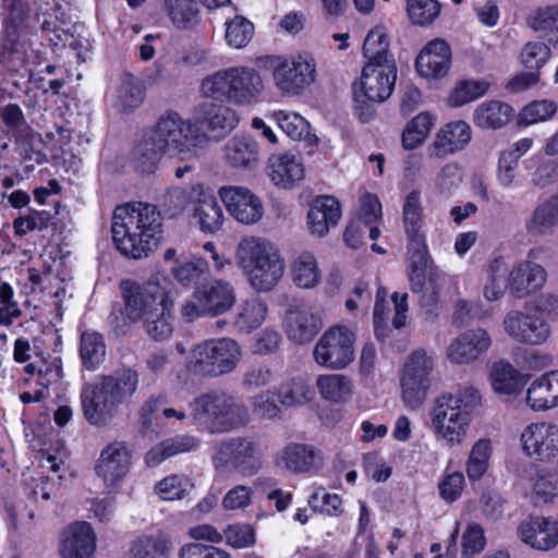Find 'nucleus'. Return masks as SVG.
<instances>
[{
    "label": "nucleus",
    "mask_w": 558,
    "mask_h": 558,
    "mask_svg": "<svg viewBox=\"0 0 558 558\" xmlns=\"http://www.w3.org/2000/svg\"><path fill=\"white\" fill-rule=\"evenodd\" d=\"M112 240L126 257H147L162 233V218L156 206L137 203L117 206L112 217Z\"/></svg>",
    "instance_id": "nucleus-1"
},
{
    "label": "nucleus",
    "mask_w": 558,
    "mask_h": 558,
    "mask_svg": "<svg viewBox=\"0 0 558 558\" xmlns=\"http://www.w3.org/2000/svg\"><path fill=\"white\" fill-rule=\"evenodd\" d=\"M481 396L472 386L436 399L430 411V429L438 441L449 447L462 444L471 423V413L480 405Z\"/></svg>",
    "instance_id": "nucleus-2"
},
{
    "label": "nucleus",
    "mask_w": 558,
    "mask_h": 558,
    "mask_svg": "<svg viewBox=\"0 0 558 558\" xmlns=\"http://www.w3.org/2000/svg\"><path fill=\"white\" fill-rule=\"evenodd\" d=\"M138 374L125 368L87 384L81 391L85 418L93 425L104 423L108 416L136 391Z\"/></svg>",
    "instance_id": "nucleus-3"
},
{
    "label": "nucleus",
    "mask_w": 558,
    "mask_h": 558,
    "mask_svg": "<svg viewBox=\"0 0 558 558\" xmlns=\"http://www.w3.org/2000/svg\"><path fill=\"white\" fill-rule=\"evenodd\" d=\"M194 424L211 434L228 433L245 426L250 421L247 407L223 391L201 395L190 403Z\"/></svg>",
    "instance_id": "nucleus-4"
},
{
    "label": "nucleus",
    "mask_w": 558,
    "mask_h": 558,
    "mask_svg": "<svg viewBox=\"0 0 558 558\" xmlns=\"http://www.w3.org/2000/svg\"><path fill=\"white\" fill-rule=\"evenodd\" d=\"M236 260L247 275L251 286L257 291H270L284 272V263L278 250L260 238L243 239L238 245Z\"/></svg>",
    "instance_id": "nucleus-5"
},
{
    "label": "nucleus",
    "mask_w": 558,
    "mask_h": 558,
    "mask_svg": "<svg viewBox=\"0 0 558 558\" xmlns=\"http://www.w3.org/2000/svg\"><path fill=\"white\" fill-rule=\"evenodd\" d=\"M397 80L396 63L365 64L362 69L360 87L353 85L354 110L362 122L373 118L375 102H381L391 95Z\"/></svg>",
    "instance_id": "nucleus-6"
},
{
    "label": "nucleus",
    "mask_w": 558,
    "mask_h": 558,
    "mask_svg": "<svg viewBox=\"0 0 558 558\" xmlns=\"http://www.w3.org/2000/svg\"><path fill=\"white\" fill-rule=\"evenodd\" d=\"M241 357V348L230 338L204 341L192 351L190 367L203 376H220L232 372Z\"/></svg>",
    "instance_id": "nucleus-7"
},
{
    "label": "nucleus",
    "mask_w": 558,
    "mask_h": 558,
    "mask_svg": "<svg viewBox=\"0 0 558 558\" xmlns=\"http://www.w3.org/2000/svg\"><path fill=\"white\" fill-rule=\"evenodd\" d=\"M235 301L233 286L229 281L215 279L196 287L181 313L189 322L203 316L216 317L230 311Z\"/></svg>",
    "instance_id": "nucleus-8"
},
{
    "label": "nucleus",
    "mask_w": 558,
    "mask_h": 558,
    "mask_svg": "<svg viewBox=\"0 0 558 558\" xmlns=\"http://www.w3.org/2000/svg\"><path fill=\"white\" fill-rule=\"evenodd\" d=\"M121 289L123 313L131 322L144 320L172 302L158 280L143 283L125 280L121 282Z\"/></svg>",
    "instance_id": "nucleus-9"
},
{
    "label": "nucleus",
    "mask_w": 558,
    "mask_h": 558,
    "mask_svg": "<svg viewBox=\"0 0 558 558\" xmlns=\"http://www.w3.org/2000/svg\"><path fill=\"white\" fill-rule=\"evenodd\" d=\"M354 333L350 329L333 326L319 338L314 348V359L326 368H344L354 359Z\"/></svg>",
    "instance_id": "nucleus-10"
},
{
    "label": "nucleus",
    "mask_w": 558,
    "mask_h": 558,
    "mask_svg": "<svg viewBox=\"0 0 558 558\" xmlns=\"http://www.w3.org/2000/svg\"><path fill=\"white\" fill-rule=\"evenodd\" d=\"M216 459L234 471L252 476L263 466L259 442L252 437H232L219 444Z\"/></svg>",
    "instance_id": "nucleus-11"
},
{
    "label": "nucleus",
    "mask_w": 558,
    "mask_h": 558,
    "mask_svg": "<svg viewBox=\"0 0 558 558\" xmlns=\"http://www.w3.org/2000/svg\"><path fill=\"white\" fill-rule=\"evenodd\" d=\"M150 133L168 154L186 155L196 146L191 123L177 112H168L160 117Z\"/></svg>",
    "instance_id": "nucleus-12"
},
{
    "label": "nucleus",
    "mask_w": 558,
    "mask_h": 558,
    "mask_svg": "<svg viewBox=\"0 0 558 558\" xmlns=\"http://www.w3.org/2000/svg\"><path fill=\"white\" fill-rule=\"evenodd\" d=\"M432 368L433 361L424 351H414L409 357L401 378L402 398L408 407L415 409L424 402Z\"/></svg>",
    "instance_id": "nucleus-13"
},
{
    "label": "nucleus",
    "mask_w": 558,
    "mask_h": 558,
    "mask_svg": "<svg viewBox=\"0 0 558 558\" xmlns=\"http://www.w3.org/2000/svg\"><path fill=\"white\" fill-rule=\"evenodd\" d=\"M504 329L514 341L529 345H541L551 335L549 323L536 312H509L504 318Z\"/></svg>",
    "instance_id": "nucleus-14"
},
{
    "label": "nucleus",
    "mask_w": 558,
    "mask_h": 558,
    "mask_svg": "<svg viewBox=\"0 0 558 558\" xmlns=\"http://www.w3.org/2000/svg\"><path fill=\"white\" fill-rule=\"evenodd\" d=\"M315 63L312 57L300 54L284 59L274 70L276 86L288 95H298L314 82Z\"/></svg>",
    "instance_id": "nucleus-15"
},
{
    "label": "nucleus",
    "mask_w": 558,
    "mask_h": 558,
    "mask_svg": "<svg viewBox=\"0 0 558 558\" xmlns=\"http://www.w3.org/2000/svg\"><path fill=\"white\" fill-rule=\"evenodd\" d=\"M524 453L536 461L558 460V426L549 423H532L521 434Z\"/></svg>",
    "instance_id": "nucleus-16"
},
{
    "label": "nucleus",
    "mask_w": 558,
    "mask_h": 558,
    "mask_svg": "<svg viewBox=\"0 0 558 558\" xmlns=\"http://www.w3.org/2000/svg\"><path fill=\"white\" fill-rule=\"evenodd\" d=\"M195 122L209 138L218 141L236 126L239 118L226 105L204 101L197 107Z\"/></svg>",
    "instance_id": "nucleus-17"
},
{
    "label": "nucleus",
    "mask_w": 558,
    "mask_h": 558,
    "mask_svg": "<svg viewBox=\"0 0 558 558\" xmlns=\"http://www.w3.org/2000/svg\"><path fill=\"white\" fill-rule=\"evenodd\" d=\"M219 195L230 215L241 223L257 222L264 213L260 199L248 189L242 186H223Z\"/></svg>",
    "instance_id": "nucleus-18"
},
{
    "label": "nucleus",
    "mask_w": 558,
    "mask_h": 558,
    "mask_svg": "<svg viewBox=\"0 0 558 558\" xmlns=\"http://www.w3.org/2000/svg\"><path fill=\"white\" fill-rule=\"evenodd\" d=\"M518 535L534 549L549 550L558 545V520L530 517L519 524Z\"/></svg>",
    "instance_id": "nucleus-19"
},
{
    "label": "nucleus",
    "mask_w": 558,
    "mask_h": 558,
    "mask_svg": "<svg viewBox=\"0 0 558 558\" xmlns=\"http://www.w3.org/2000/svg\"><path fill=\"white\" fill-rule=\"evenodd\" d=\"M451 65V49L444 39L430 40L416 58L415 66L421 76L438 78L445 76Z\"/></svg>",
    "instance_id": "nucleus-20"
},
{
    "label": "nucleus",
    "mask_w": 558,
    "mask_h": 558,
    "mask_svg": "<svg viewBox=\"0 0 558 558\" xmlns=\"http://www.w3.org/2000/svg\"><path fill=\"white\" fill-rule=\"evenodd\" d=\"M96 535L87 522H76L64 532L60 548L62 558H93Z\"/></svg>",
    "instance_id": "nucleus-21"
},
{
    "label": "nucleus",
    "mask_w": 558,
    "mask_h": 558,
    "mask_svg": "<svg viewBox=\"0 0 558 558\" xmlns=\"http://www.w3.org/2000/svg\"><path fill=\"white\" fill-rule=\"evenodd\" d=\"M490 344V336L485 329H471L450 343L448 357L458 364L470 363L487 351Z\"/></svg>",
    "instance_id": "nucleus-22"
},
{
    "label": "nucleus",
    "mask_w": 558,
    "mask_h": 558,
    "mask_svg": "<svg viewBox=\"0 0 558 558\" xmlns=\"http://www.w3.org/2000/svg\"><path fill=\"white\" fill-rule=\"evenodd\" d=\"M222 157L232 169L253 170L259 162V145L250 135L233 136L223 145Z\"/></svg>",
    "instance_id": "nucleus-23"
},
{
    "label": "nucleus",
    "mask_w": 558,
    "mask_h": 558,
    "mask_svg": "<svg viewBox=\"0 0 558 558\" xmlns=\"http://www.w3.org/2000/svg\"><path fill=\"white\" fill-rule=\"evenodd\" d=\"M130 453L123 442L114 441L102 449L95 471L106 483L114 484L129 471Z\"/></svg>",
    "instance_id": "nucleus-24"
},
{
    "label": "nucleus",
    "mask_w": 558,
    "mask_h": 558,
    "mask_svg": "<svg viewBox=\"0 0 558 558\" xmlns=\"http://www.w3.org/2000/svg\"><path fill=\"white\" fill-rule=\"evenodd\" d=\"M284 468L293 473L317 472L324 464L322 451L312 445L288 444L280 454Z\"/></svg>",
    "instance_id": "nucleus-25"
},
{
    "label": "nucleus",
    "mask_w": 558,
    "mask_h": 558,
    "mask_svg": "<svg viewBox=\"0 0 558 558\" xmlns=\"http://www.w3.org/2000/svg\"><path fill=\"white\" fill-rule=\"evenodd\" d=\"M341 217L339 202L332 196L316 197L307 214V223L312 234L324 236L330 228L337 226Z\"/></svg>",
    "instance_id": "nucleus-26"
},
{
    "label": "nucleus",
    "mask_w": 558,
    "mask_h": 558,
    "mask_svg": "<svg viewBox=\"0 0 558 558\" xmlns=\"http://www.w3.org/2000/svg\"><path fill=\"white\" fill-rule=\"evenodd\" d=\"M287 335L295 343L310 342L322 329L320 317L310 308H291L286 316Z\"/></svg>",
    "instance_id": "nucleus-27"
},
{
    "label": "nucleus",
    "mask_w": 558,
    "mask_h": 558,
    "mask_svg": "<svg viewBox=\"0 0 558 558\" xmlns=\"http://www.w3.org/2000/svg\"><path fill=\"white\" fill-rule=\"evenodd\" d=\"M268 177L272 183L283 189H291L304 177L301 161L292 154H274L267 166Z\"/></svg>",
    "instance_id": "nucleus-28"
},
{
    "label": "nucleus",
    "mask_w": 558,
    "mask_h": 558,
    "mask_svg": "<svg viewBox=\"0 0 558 558\" xmlns=\"http://www.w3.org/2000/svg\"><path fill=\"white\" fill-rule=\"evenodd\" d=\"M471 141V128L462 120L446 124L436 135L433 154L444 158L462 149Z\"/></svg>",
    "instance_id": "nucleus-29"
},
{
    "label": "nucleus",
    "mask_w": 558,
    "mask_h": 558,
    "mask_svg": "<svg viewBox=\"0 0 558 558\" xmlns=\"http://www.w3.org/2000/svg\"><path fill=\"white\" fill-rule=\"evenodd\" d=\"M526 404L534 411L558 405V371L548 372L532 383L526 391Z\"/></svg>",
    "instance_id": "nucleus-30"
},
{
    "label": "nucleus",
    "mask_w": 558,
    "mask_h": 558,
    "mask_svg": "<svg viewBox=\"0 0 558 558\" xmlns=\"http://www.w3.org/2000/svg\"><path fill=\"white\" fill-rule=\"evenodd\" d=\"M408 255L411 291L417 293L425 286L426 270L429 263L425 235L408 238Z\"/></svg>",
    "instance_id": "nucleus-31"
},
{
    "label": "nucleus",
    "mask_w": 558,
    "mask_h": 558,
    "mask_svg": "<svg viewBox=\"0 0 558 558\" xmlns=\"http://www.w3.org/2000/svg\"><path fill=\"white\" fill-rule=\"evenodd\" d=\"M193 191L197 194L194 216L198 220L201 230L208 233L218 231L223 222V211L217 198L205 193L199 184L195 185Z\"/></svg>",
    "instance_id": "nucleus-32"
},
{
    "label": "nucleus",
    "mask_w": 558,
    "mask_h": 558,
    "mask_svg": "<svg viewBox=\"0 0 558 558\" xmlns=\"http://www.w3.org/2000/svg\"><path fill=\"white\" fill-rule=\"evenodd\" d=\"M198 440L190 435H177L154 446L145 456V462L153 468L173 456L195 450Z\"/></svg>",
    "instance_id": "nucleus-33"
},
{
    "label": "nucleus",
    "mask_w": 558,
    "mask_h": 558,
    "mask_svg": "<svg viewBox=\"0 0 558 558\" xmlns=\"http://www.w3.org/2000/svg\"><path fill=\"white\" fill-rule=\"evenodd\" d=\"M546 281V271L541 265L519 267L511 271L509 278L510 291L517 299L538 290Z\"/></svg>",
    "instance_id": "nucleus-34"
},
{
    "label": "nucleus",
    "mask_w": 558,
    "mask_h": 558,
    "mask_svg": "<svg viewBox=\"0 0 558 558\" xmlns=\"http://www.w3.org/2000/svg\"><path fill=\"white\" fill-rule=\"evenodd\" d=\"M514 114L513 108L502 101L489 100L476 107L473 113L474 123L482 129H500L505 126Z\"/></svg>",
    "instance_id": "nucleus-35"
},
{
    "label": "nucleus",
    "mask_w": 558,
    "mask_h": 558,
    "mask_svg": "<svg viewBox=\"0 0 558 558\" xmlns=\"http://www.w3.org/2000/svg\"><path fill=\"white\" fill-rule=\"evenodd\" d=\"M558 225V192L538 203L526 222V230L534 235H544Z\"/></svg>",
    "instance_id": "nucleus-36"
},
{
    "label": "nucleus",
    "mask_w": 558,
    "mask_h": 558,
    "mask_svg": "<svg viewBox=\"0 0 558 558\" xmlns=\"http://www.w3.org/2000/svg\"><path fill=\"white\" fill-rule=\"evenodd\" d=\"M267 304L258 296H252L238 306L234 326L241 332L250 333L257 329L266 319Z\"/></svg>",
    "instance_id": "nucleus-37"
},
{
    "label": "nucleus",
    "mask_w": 558,
    "mask_h": 558,
    "mask_svg": "<svg viewBox=\"0 0 558 558\" xmlns=\"http://www.w3.org/2000/svg\"><path fill=\"white\" fill-rule=\"evenodd\" d=\"M165 154H167L165 149L148 132L134 147L132 158L137 170L142 173H151Z\"/></svg>",
    "instance_id": "nucleus-38"
},
{
    "label": "nucleus",
    "mask_w": 558,
    "mask_h": 558,
    "mask_svg": "<svg viewBox=\"0 0 558 558\" xmlns=\"http://www.w3.org/2000/svg\"><path fill=\"white\" fill-rule=\"evenodd\" d=\"M490 376L494 390L500 395H515L526 384L524 376L504 361L494 364Z\"/></svg>",
    "instance_id": "nucleus-39"
},
{
    "label": "nucleus",
    "mask_w": 558,
    "mask_h": 558,
    "mask_svg": "<svg viewBox=\"0 0 558 558\" xmlns=\"http://www.w3.org/2000/svg\"><path fill=\"white\" fill-rule=\"evenodd\" d=\"M170 548L169 536L159 532L135 539L131 545L129 556L130 558H167Z\"/></svg>",
    "instance_id": "nucleus-40"
},
{
    "label": "nucleus",
    "mask_w": 558,
    "mask_h": 558,
    "mask_svg": "<svg viewBox=\"0 0 558 558\" xmlns=\"http://www.w3.org/2000/svg\"><path fill=\"white\" fill-rule=\"evenodd\" d=\"M144 96L141 82L133 75L125 74L116 90L113 107L120 112H132L143 102Z\"/></svg>",
    "instance_id": "nucleus-41"
},
{
    "label": "nucleus",
    "mask_w": 558,
    "mask_h": 558,
    "mask_svg": "<svg viewBox=\"0 0 558 558\" xmlns=\"http://www.w3.org/2000/svg\"><path fill=\"white\" fill-rule=\"evenodd\" d=\"M363 54L368 60L366 64L396 63L389 52V39L384 28L375 27L367 34L363 44Z\"/></svg>",
    "instance_id": "nucleus-42"
},
{
    "label": "nucleus",
    "mask_w": 558,
    "mask_h": 558,
    "mask_svg": "<svg viewBox=\"0 0 558 558\" xmlns=\"http://www.w3.org/2000/svg\"><path fill=\"white\" fill-rule=\"evenodd\" d=\"M316 384L320 396L329 402H343L352 395V380L341 374L320 375Z\"/></svg>",
    "instance_id": "nucleus-43"
},
{
    "label": "nucleus",
    "mask_w": 558,
    "mask_h": 558,
    "mask_svg": "<svg viewBox=\"0 0 558 558\" xmlns=\"http://www.w3.org/2000/svg\"><path fill=\"white\" fill-rule=\"evenodd\" d=\"M402 219L407 239L424 235L422 232L424 215L420 191L413 190L405 196L402 206Z\"/></svg>",
    "instance_id": "nucleus-44"
},
{
    "label": "nucleus",
    "mask_w": 558,
    "mask_h": 558,
    "mask_svg": "<svg viewBox=\"0 0 558 558\" xmlns=\"http://www.w3.org/2000/svg\"><path fill=\"white\" fill-rule=\"evenodd\" d=\"M236 68H229L218 71L206 77L202 83V92L206 97L221 99L225 98L232 102V89L234 82H239L234 77Z\"/></svg>",
    "instance_id": "nucleus-45"
},
{
    "label": "nucleus",
    "mask_w": 558,
    "mask_h": 558,
    "mask_svg": "<svg viewBox=\"0 0 558 558\" xmlns=\"http://www.w3.org/2000/svg\"><path fill=\"white\" fill-rule=\"evenodd\" d=\"M199 0H163V9L178 28H190L198 21Z\"/></svg>",
    "instance_id": "nucleus-46"
},
{
    "label": "nucleus",
    "mask_w": 558,
    "mask_h": 558,
    "mask_svg": "<svg viewBox=\"0 0 558 558\" xmlns=\"http://www.w3.org/2000/svg\"><path fill=\"white\" fill-rule=\"evenodd\" d=\"M234 77L242 82H234L233 84L232 102L238 105L251 102L256 97L262 86L259 75L252 69L236 68Z\"/></svg>",
    "instance_id": "nucleus-47"
},
{
    "label": "nucleus",
    "mask_w": 558,
    "mask_h": 558,
    "mask_svg": "<svg viewBox=\"0 0 558 558\" xmlns=\"http://www.w3.org/2000/svg\"><path fill=\"white\" fill-rule=\"evenodd\" d=\"M80 355L83 366L86 369H96L106 355V345L102 336L95 331L83 332L80 341Z\"/></svg>",
    "instance_id": "nucleus-48"
},
{
    "label": "nucleus",
    "mask_w": 558,
    "mask_h": 558,
    "mask_svg": "<svg viewBox=\"0 0 558 558\" xmlns=\"http://www.w3.org/2000/svg\"><path fill=\"white\" fill-rule=\"evenodd\" d=\"M292 277L300 288L311 289L320 280L316 258L308 252L299 255L292 264Z\"/></svg>",
    "instance_id": "nucleus-49"
},
{
    "label": "nucleus",
    "mask_w": 558,
    "mask_h": 558,
    "mask_svg": "<svg viewBox=\"0 0 558 558\" xmlns=\"http://www.w3.org/2000/svg\"><path fill=\"white\" fill-rule=\"evenodd\" d=\"M173 303H169L156 314L142 320L146 332L156 341L168 339L173 332V316L171 313Z\"/></svg>",
    "instance_id": "nucleus-50"
},
{
    "label": "nucleus",
    "mask_w": 558,
    "mask_h": 558,
    "mask_svg": "<svg viewBox=\"0 0 558 558\" xmlns=\"http://www.w3.org/2000/svg\"><path fill=\"white\" fill-rule=\"evenodd\" d=\"M490 84L485 80H465L457 84L456 88L449 96V105L451 107H461L470 101L476 100L484 96Z\"/></svg>",
    "instance_id": "nucleus-51"
},
{
    "label": "nucleus",
    "mask_w": 558,
    "mask_h": 558,
    "mask_svg": "<svg viewBox=\"0 0 558 558\" xmlns=\"http://www.w3.org/2000/svg\"><path fill=\"white\" fill-rule=\"evenodd\" d=\"M507 275L508 269L502 260L495 259L490 263L487 269V280L484 286V296L488 301H497L504 295L508 287Z\"/></svg>",
    "instance_id": "nucleus-52"
},
{
    "label": "nucleus",
    "mask_w": 558,
    "mask_h": 558,
    "mask_svg": "<svg viewBox=\"0 0 558 558\" xmlns=\"http://www.w3.org/2000/svg\"><path fill=\"white\" fill-rule=\"evenodd\" d=\"M193 486L187 476L172 474L158 482L155 492L163 500H178L182 499Z\"/></svg>",
    "instance_id": "nucleus-53"
},
{
    "label": "nucleus",
    "mask_w": 558,
    "mask_h": 558,
    "mask_svg": "<svg viewBox=\"0 0 558 558\" xmlns=\"http://www.w3.org/2000/svg\"><path fill=\"white\" fill-rule=\"evenodd\" d=\"M492 452L490 441L480 439L474 444L466 463V473L471 481L481 478L487 470Z\"/></svg>",
    "instance_id": "nucleus-54"
},
{
    "label": "nucleus",
    "mask_w": 558,
    "mask_h": 558,
    "mask_svg": "<svg viewBox=\"0 0 558 558\" xmlns=\"http://www.w3.org/2000/svg\"><path fill=\"white\" fill-rule=\"evenodd\" d=\"M209 270L208 263L202 257L179 263L172 268L173 277L185 287L196 284Z\"/></svg>",
    "instance_id": "nucleus-55"
},
{
    "label": "nucleus",
    "mask_w": 558,
    "mask_h": 558,
    "mask_svg": "<svg viewBox=\"0 0 558 558\" xmlns=\"http://www.w3.org/2000/svg\"><path fill=\"white\" fill-rule=\"evenodd\" d=\"M275 119L282 132L294 141L307 140L311 135L310 123L299 113L279 111Z\"/></svg>",
    "instance_id": "nucleus-56"
},
{
    "label": "nucleus",
    "mask_w": 558,
    "mask_h": 558,
    "mask_svg": "<svg viewBox=\"0 0 558 558\" xmlns=\"http://www.w3.org/2000/svg\"><path fill=\"white\" fill-rule=\"evenodd\" d=\"M254 36V25L247 19L236 15L226 24V41L229 46L240 49L245 47Z\"/></svg>",
    "instance_id": "nucleus-57"
},
{
    "label": "nucleus",
    "mask_w": 558,
    "mask_h": 558,
    "mask_svg": "<svg viewBox=\"0 0 558 558\" xmlns=\"http://www.w3.org/2000/svg\"><path fill=\"white\" fill-rule=\"evenodd\" d=\"M308 506L315 512L338 517L343 512L342 499L337 494H330L324 487L314 488L307 499Z\"/></svg>",
    "instance_id": "nucleus-58"
},
{
    "label": "nucleus",
    "mask_w": 558,
    "mask_h": 558,
    "mask_svg": "<svg viewBox=\"0 0 558 558\" xmlns=\"http://www.w3.org/2000/svg\"><path fill=\"white\" fill-rule=\"evenodd\" d=\"M463 181V172L458 163L445 165L437 173L435 187L438 194L445 197L453 195Z\"/></svg>",
    "instance_id": "nucleus-59"
},
{
    "label": "nucleus",
    "mask_w": 558,
    "mask_h": 558,
    "mask_svg": "<svg viewBox=\"0 0 558 558\" xmlns=\"http://www.w3.org/2000/svg\"><path fill=\"white\" fill-rule=\"evenodd\" d=\"M407 11L412 23L428 25L440 13V4L437 0H408Z\"/></svg>",
    "instance_id": "nucleus-60"
},
{
    "label": "nucleus",
    "mask_w": 558,
    "mask_h": 558,
    "mask_svg": "<svg viewBox=\"0 0 558 558\" xmlns=\"http://www.w3.org/2000/svg\"><path fill=\"white\" fill-rule=\"evenodd\" d=\"M312 390L302 378H293L282 384L278 390V398L283 405L302 404L311 399Z\"/></svg>",
    "instance_id": "nucleus-61"
},
{
    "label": "nucleus",
    "mask_w": 558,
    "mask_h": 558,
    "mask_svg": "<svg viewBox=\"0 0 558 558\" xmlns=\"http://www.w3.org/2000/svg\"><path fill=\"white\" fill-rule=\"evenodd\" d=\"M521 62L530 70L537 72L550 58V48L543 41H529L521 50Z\"/></svg>",
    "instance_id": "nucleus-62"
},
{
    "label": "nucleus",
    "mask_w": 558,
    "mask_h": 558,
    "mask_svg": "<svg viewBox=\"0 0 558 558\" xmlns=\"http://www.w3.org/2000/svg\"><path fill=\"white\" fill-rule=\"evenodd\" d=\"M506 500L499 492L485 489L482 492L478 506L483 517L490 522L499 521L504 515Z\"/></svg>",
    "instance_id": "nucleus-63"
},
{
    "label": "nucleus",
    "mask_w": 558,
    "mask_h": 558,
    "mask_svg": "<svg viewBox=\"0 0 558 558\" xmlns=\"http://www.w3.org/2000/svg\"><path fill=\"white\" fill-rule=\"evenodd\" d=\"M557 111V105L553 100H538L526 105L521 113V122L525 125L550 119Z\"/></svg>",
    "instance_id": "nucleus-64"
}]
</instances>
